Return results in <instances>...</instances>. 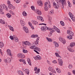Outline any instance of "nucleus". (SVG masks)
<instances>
[{
    "label": "nucleus",
    "mask_w": 75,
    "mask_h": 75,
    "mask_svg": "<svg viewBox=\"0 0 75 75\" xmlns=\"http://www.w3.org/2000/svg\"><path fill=\"white\" fill-rule=\"evenodd\" d=\"M20 22L22 26H24V25H25V22H24V21H23V20H20Z\"/></svg>",
    "instance_id": "18"
},
{
    "label": "nucleus",
    "mask_w": 75,
    "mask_h": 75,
    "mask_svg": "<svg viewBox=\"0 0 75 75\" xmlns=\"http://www.w3.org/2000/svg\"><path fill=\"white\" fill-rule=\"evenodd\" d=\"M50 13V14H53L54 13V10L52 9L49 12Z\"/></svg>",
    "instance_id": "44"
},
{
    "label": "nucleus",
    "mask_w": 75,
    "mask_h": 75,
    "mask_svg": "<svg viewBox=\"0 0 75 75\" xmlns=\"http://www.w3.org/2000/svg\"><path fill=\"white\" fill-rule=\"evenodd\" d=\"M18 57H25L24 54L22 53H19L17 54Z\"/></svg>",
    "instance_id": "22"
},
{
    "label": "nucleus",
    "mask_w": 75,
    "mask_h": 75,
    "mask_svg": "<svg viewBox=\"0 0 75 75\" xmlns=\"http://www.w3.org/2000/svg\"><path fill=\"white\" fill-rule=\"evenodd\" d=\"M41 29L42 31L43 32H44L45 31V28H44V26L42 27L41 28Z\"/></svg>",
    "instance_id": "35"
},
{
    "label": "nucleus",
    "mask_w": 75,
    "mask_h": 75,
    "mask_svg": "<svg viewBox=\"0 0 75 75\" xmlns=\"http://www.w3.org/2000/svg\"><path fill=\"white\" fill-rule=\"evenodd\" d=\"M48 20H49V21H51V20H52V18H51V17L50 16H48Z\"/></svg>",
    "instance_id": "42"
},
{
    "label": "nucleus",
    "mask_w": 75,
    "mask_h": 75,
    "mask_svg": "<svg viewBox=\"0 0 75 75\" xmlns=\"http://www.w3.org/2000/svg\"><path fill=\"white\" fill-rule=\"evenodd\" d=\"M7 58L6 59H5L4 60V61L5 63H7Z\"/></svg>",
    "instance_id": "49"
},
{
    "label": "nucleus",
    "mask_w": 75,
    "mask_h": 75,
    "mask_svg": "<svg viewBox=\"0 0 75 75\" xmlns=\"http://www.w3.org/2000/svg\"><path fill=\"white\" fill-rule=\"evenodd\" d=\"M36 44V45H37L38 44V41H37L36 40V41L35 42H34L33 44V45L31 46H34V45H35L34 44Z\"/></svg>",
    "instance_id": "28"
},
{
    "label": "nucleus",
    "mask_w": 75,
    "mask_h": 75,
    "mask_svg": "<svg viewBox=\"0 0 75 75\" xmlns=\"http://www.w3.org/2000/svg\"><path fill=\"white\" fill-rule=\"evenodd\" d=\"M67 34H69V36H67V38L69 40H71L72 39V36H74V33L72 32L71 30H68L67 32Z\"/></svg>",
    "instance_id": "2"
},
{
    "label": "nucleus",
    "mask_w": 75,
    "mask_h": 75,
    "mask_svg": "<svg viewBox=\"0 0 75 75\" xmlns=\"http://www.w3.org/2000/svg\"><path fill=\"white\" fill-rule=\"evenodd\" d=\"M44 28H45V30L46 31L47 30H49L50 28H48V27H47V26H44Z\"/></svg>",
    "instance_id": "36"
},
{
    "label": "nucleus",
    "mask_w": 75,
    "mask_h": 75,
    "mask_svg": "<svg viewBox=\"0 0 75 75\" xmlns=\"http://www.w3.org/2000/svg\"><path fill=\"white\" fill-rule=\"evenodd\" d=\"M23 7L24 8H25L27 7V5H26V4H25L23 5Z\"/></svg>",
    "instance_id": "57"
},
{
    "label": "nucleus",
    "mask_w": 75,
    "mask_h": 75,
    "mask_svg": "<svg viewBox=\"0 0 75 75\" xmlns=\"http://www.w3.org/2000/svg\"><path fill=\"white\" fill-rule=\"evenodd\" d=\"M59 1L62 3V9H64V6H67V3L66 2V1H65V0H59Z\"/></svg>",
    "instance_id": "8"
},
{
    "label": "nucleus",
    "mask_w": 75,
    "mask_h": 75,
    "mask_svg": "<svg viewBox=\"0 0 75 75\" xmlns=\"http://www.w3.org/2000/svg\"><path fill=\"white\" fill-rule=\"evenodd\" d=\"M68 6L69 7H71L72 6V5H71V3L70 2H69L68 4Z\"/></svg>",
    "instance_id": "46"
},
{
    "label": "nucleus",
    "mask_w": 75,
    "mask_h": 75,
    "mask_svg": "<svg viewBox=\"0 0 75 75\" xmlns=\"http://www.w3.org/2000/svg\"><path fill=\"white\" fill-rule=\"evenodd\" d=\"M0 23L2 24H5V21L2 19H0Z\"/></svg>",
    "instance_id": "24"
},
{
    "label": "nucleus",
    "mask_w": 75,
    "mask_h": 75,
    "mask_svg": "<svg viewBox=\"0 0 75 75\" xmlns=\"http://www.w3.org/2000/svg\"><path fill=\"white\" fill-rule=\"evenodd\" d=\"M27 61H28V63L31 66V60H30V59L29 58H28L27 59Z\"/></svg>",
    "instance_id": "20"
},
{
    "label": "nucleus",
    "mask_w": 75,
    "mask_h": 75,
    "mask_svg": "<svg viewBox=\"0 0 75 75\" xmlns=\"http://www.w3.org/2000/svg\"><path fill=\"white\" fill-rule=\"evenodd\" d=\"M69 68L70 69H71V68H72V65L71 64H70L69 65Z\"/></svg>",
    "instance_id": "47"
},
{
    "label": "nucleus",
    "mask_w": 75,
    "mask_h": 75,
    "mask_svg": "<svg viewBox=\"0 0 75 75\" xmlns=\"http://www.w3.org/2000/svg\"><path fill=\"white\" fill-rule=\"evenodd\" d=\"M71 17H72L71 18V19H72V20H73V21H75V18H74L73 17H72V16H71Z\"/></svg>",
    "instance_id": "54"
},
{
    "label": "nucleus",
    "mask_w": 75,
    "mask_h": 75,
    "mask_svg": "<svg viewBox=\"0 0 75 75\" xmlns=\"http://www.w3.org/2000/svg\"><path fill=\"white\" fill-rule=\"evenodd\" d=\"M64 39L62 38V37L59 38V40L61 42H63V40Z\"/></svg>",
    "instance_id": "37"
},
{
    "label": "nucleus",
    "mask_w": 75,
    "mask_h": 75,
    "mask_svg": "<svg viewBox=\"0 0 75 75\" xmlns=\"http://www.w3.org/2000/svg\"><path fill=\"white\" fill-rule=\"evenodd\" d=\"M0 54H1V55H3V52L1 49H0Z\"/></svg>",
    "instance_id": "55"
},
{
    "label": "nucleus",
    "mask_w": 75,
    "mask_h": 75,
    "mask_svg": "<svg viewBox=\"0 0 75 75\" xmlns=\"http://www.w3.org/2000/svg\"><path fill=\"white\" fill-rule=\"evenodd\" d=\"M48 23L49 24H52V22L51 21H49L48 22Z\"/></svg>",
    "instance_id": "56"
},
{
    "label": "nucleus",
    "mask_w": 75,
    "mask_h": 75,
    "mask_svg": "<svg viewBox=\"0 0 75 75\" xmlns=\"http://www.w3.org/2000/svg\"><path fill=\"white\" fill-rule=\"evenodd\" d=\"M4 46V43L3 42H0V48H1L3 47Z\"/></svg>",
    "instance_id": "26"
},
{
    "label": "nucleus",
    "mask_w": 75,
    "mask_h": 75,
    "mask_svg": "<svg viewBox=\"0 0 75 75\" xmlns=\"http://www.w3.org/2000/svg\"><path fill=\"white\" fill-rule=\"evenodd\" d=\"M31 37L32 38H35V35H32Z\"/></svg>",
    "instance_id": "59"
},
{
    "label": "nucleus",
    "mask_w": 75,
    "mask_h": 75,
    "mask_svg": "<svg viewBox=\"0 0 75 75\" xmlns=\"http://www.w3.org/2000/svg\"><path fill=\"white\" fill-rule=\"evenodd\" d=\"M63 42V44H65L66 43V40L64 39H63V42Z\"/></svg>",
    "instance_id": "50"
},
{
    "label": "nucleus",
    "mask_w": 75,
    "mask_h": 75,
    "mask_svg": "<svg viewBox=\"0 0 75 75\" xmlns=\"http://www.w3.org/2000/svg\"><path fill=\"white\" fill-rule=\"evenodd\" d=\"M60 24L62 26L65 25V24L64 23V22H63V21H60Z\"/></svg>",
    "instance_id": "38"
},
{
    "label": "nucleus",
    "mask_w": 75,
    "mask_h": 75,
    "mask_svg": "<svg viewBox=\"0 0 75 75\" xmlns=\"http://www.w3.org/2000/svg\"><path fill=\"white\" fill-rule=\"evenodd\" d=\"M55 54L56 55V57H60V56H59V55L58 54V53H55Z\"/></svg>",
    "instance_id": "48"
},
{
    "label": "nucleus",
    "mask_w": 75,
    "mask_h": 75,
    "mask_svg": "<svg viewBox=\"0 0 75 75\" xmlns=\"http://www.w3.org/2000/svg\"><path fill=\"white\" fill-rule=\"evenodd\" d=\"M7 4L8 6V5H10V4H11V2H10V1L9 0L7 1Z\"/></svg>",
    "instance_id": "41"
},
{
    "label": "nucleus",
    "mask_w": 75,
    "mask_h": 75,
    "mask_svg": "<svg viewBox=\"0 0 75 75\" xmlns=\"http://www.w3.org/2000/svg\"><path fill=\"white\" fill-rule=\"evenodd\" d=\"M72 72L73 73V74H74V75H75V70H73L72 71Z\"/></svg>",
    "instance_id": "63"
},
{
    "label": "nucleus",
    "mask_w": 75,
    "mask_h": 75,
    "mask_svg": "<svg viewBox=\"0 0 75 75\" xmlns=\"http://www.w3.org/2000/svg\"><path fill=\"white\" fill-rule=\"evenodd\" d=\"M27 45H28V46H30V45H31V43H30V42H28V44Z\"/></svg>",
    "instance_id": "62"
},
{
    "label": "nucleus",
    "mask_w": 75,
    "mask_h": 75,
    "mask_svg": "<svg viewBox=\"0 0 75 75\" xmlns=\"http://www.w3.org/2000/svg\"><path fill=\"white\" fill-rule=\"evenodd\" d=\"M47 40H48V42H52V40H51V38H49L48 37H46Z\"/></svg>",
    "instance_id": "29"
},
{
    "label": "nucleus",
    "mask_w": 75,
    "mask_h": 75,
    "mask_svg": "<svg viewBox=\"0 0 75 75\" xmlns=\"http://www.w3.org/2000/svg\"><path fill=\"white\" fill-rule=\"evenodd\" d=\"M28 23V24H29V25H30V26H31V25H32V24H31V23H30V22H29Z\"/></svg>",
    "instance_id": "60"
},
{
    "label": "nucleus",
    "mask_w": 75,
    "mask_h": 75,
    "mask_svg": "<svg viewBox=\"0 0 75 75\" xmlns=\"http://www.w3.org/2000/svg\"><path fill=\"white\" fill-rule=\"evenodd\" d=\"M8 7L9 9H11V10H14L16 8L14 6H13V5H12L11 4H10V5H8Z\"/></svg>",
    "instance_id": "11"
},
{
    "label": "nucleus",
    "mask_w": 75,
    "mask_h": 75,
    "mask_svg": "<svg viewBox=\"0 0 75 75\" xmlns=\"http://www.w3.org/2000/svg\"><path fill=\"white\" fill-rule=\"evenodd\" d=\"M56 31H57V32L58 33H60V30L59 29H56Z\"/></svg>",
    "instance_id": "45"
},
{
    "label": "nucleus",
    "mask_w": 75,
    "mask_h": 75,
    "mask_svg": "<svg viewBox=\"0 0 75 75\" xmlns=\"http://www.w3.org/2000/svg\"><path fill=\"white\" fill-rule=\"evenodd\" d=\"M9 28L12 31H14V28L11 26H8Z\"/></svg>",
    "instance_id": "27"
},
{
    "label": "nucleus",
    "mask_w": 75,
    "mask_h": 75,
    "mask_svg": "<svg viewBox=\"0 0 75 75\" xmlns=\"http://www.w3.org/2000/svg\"><path fill=\"white\" fill-rule=\"evenodd\" d=\"M0 14H4V12H2V11H0Z\"/></svg>",
    "instance_id": "58"
},
{
    "label": "nucleus",
    "mask_w": 75,
    "mask_h": 75,
    "mask_svg": "<svg viewBox=\"0 0 75 75\" xmlns=\"http://www.w3.org/2000/svg\"><path fill=\"white\" fill-rule=\"evenodd\" d=\"M33 58L35 60H38L41 59V57H33Z\"/></svg>",
    "instance_id": "16"
},
{
    "label": "nucleus",
    "mask_w": 75,
    "mask_h": 75,
    "mask_svg": "<svg viewBox=\"0 0 75 75\" xmlns=\"http://www.w3.org/2000/svg\"><path fill=\"white\" fill-rule=\"evenodd\" d=\"M22 14L23 16H25V17L27 16V13H26V12L25 11H23V12Z\"/></svg>",
    "instance_id": "33"
},
{
    "label": "nucleus",
    "mask_w": 75,
    "mask_h": 75,
    "mask_svg": "<svg viewBox=\"0 0 75 75\" xmlns=\"http://www.w3.org/2000/svg\"><path fill=\"white\" fill-rule=\"evenodd\" d=\"M4 5L1 4L0 5V11H1L4 9Z\"/></svg>",
    "instance_id": "13"
},
{
    "label": "nucleus",
    "mask_w": 75,
    "mask_h": 75,
    "mask_svg": "<svg viewBox=\"0 0 75 75\" xmlns=\"http://www.w3.org/2000/svg\"><path fill=\"white\" fill-rule=\"evenodd\" d=\"M52 62L53 63H54V64H57V61H55V60H54L53 62Z\"/></svg>",
    "instance_id": "61"
},
{
    "label": "nucleus",
    "mask_w": 75,
    "mask_h": 75,
    "mask_svg": "<svg viewBox=\"0 0 75 75\" xmlns=\"http://www.w3.org/2000/svg\"><path fill=\"white\" fill-rule=\"evenodd\" d=\"M33 24H34L35 25H37V24H38V22L35 21H33Z\"/></svg>",
    "instance_id": "31"
},
{
    "label": "nucleus",
    "mask_w": 75,
    "mask_h": 75,
    "mask_svg": "<svg viewBox=\"0 0 75 75\" xmlns=\"http://www.w3.org/2000/svg\"><path fill=\"white\" fill-rule=\"evenodd\" d=\"M22 62H23V64H25H25H26V62H25V60L23 59Z\"/></svg>",
    "instance_id": "52"
},
{
    "label": "nucleus",
    "mask_w": 75,
    "mask_h": 75,
    "mask_svg": "<svg viewBox=\"0 0 75 75\" xmlns=\"http://www.w3.org/2000/svg\"><path fill=\"white\" fill-rule=\"evenodd\" d=\"M51 4L50 1H48V2H45V11H47L48 10V6H49V7L50 8L51 7Z\"/></svg>",
    "instance_id": "4"
},
{
    "label": "nucleus",
    "mask_w": 75,
    "mask_h": 75,
    "mask_svg": "<svg viewBox=\"0 0 75 75\" xmlns=\"http://www.w3.org/2000/svg\"><path fill=\"white\" fill-rule=\"evenodd\" d=\"M56 29H57V27L55 26H53V28L50 29V30L51 31L50 33V36H51L52 35V33H54L55 31H56Z\"/></svg>",
    "instance_id": "7"
},
{
    "label": "nucleus",
    "mask_w": 75,
    "mask_h": 75,
    "mask_svg": "<svg viewBox=\"0 0 75 75\" xmlns=\"http://www.w3.org/2000/svg\"><path fill=\"white\" fill-rule=\"evenodd\" d=\"M48 69L49 71H51V72H53L55 74L56 73V72L55 71V69L51 67H49L48 68Z\"/></svg>",
    "instance_id": "12"
},
{
    "label": "nucleus",
    "mask_w": 75,
    "mask_h": 75,
    "mask_svg": "<svg viewBox=\"0 0 75 75\" xmlns=\"http://www.w3.org/2000/svg\"><path fill=\"white\" fill-rule=\"evenodd\" d=\"M58 62L60 66H62L63 65V61L61 59H58Z\"/></svg>",
    "instance_id": "10"
},
{
    "label": "nucleus",
    "mask_w": 75,
    "mask_h": 75,
    "mask_svg": "<svg viewBox=\"0 0 75 75\" xmlns=\"http://www.w3.org/2000/svg\"><path fill=\"white\" fill-rule=\"evenodd\" d=\"M25 72L26 74H27V75H28L29 74V73L30 72V71L29 70H28V69H26L25 70Z\"/></svg>",
    "instance_id": "25"
},
{
    "label": "nucleus",
    "mask_w": 75,
    "mask_h": 75,
    "mask_svg": "<svg viewBox=\"0 0 75 75\" xmlns=\"http://www.w3.org/2000/svg\"><path fill=\"white\" fill-rule=\"evenodd\" d=\"M74 46H75V42H72L70 44V45H69L68 48V50L70 52H74L75 51L74 50H72L71 48L74 47Z\"/></svg>",
    "instance_id": "3"
},
{
    "label": "nucleus",
    "mask_w": 75,
    "mask_h": 75,
    "mask_svg": "<svg viewBox=\"0 0 75 75\" xmlns=\"http://www.w3.org/2000/svg\"><path fill=\"white\" fill-rule=\"evenodd\" d=\"M73 4H75V0H73Z\"/></svg>",
    "instance_id": "64"
},
{
    "label": "nucleus",
    "mask_w": 75,
    "mask_h": 75,
    "mask_svg": "<svg viewBox=\"0 0 75 75\" xmlns=\"http://www.w3.org/2000/svg\"><path fill=\"white\" fill-rule=\"evenodd\" d=\"M35 11H36V13L38 14V15H41V14H42V13H41V11H40V10L36 9Z\"/></svg>",
    "instance_id": "17"
},
{
    "label": "nucleus",
    "mask_w": 75,
    "mask_h": 75,
    "mask_svg": "<svg viewBox=\"0 0 75 75\" xmlns=\"http://www.w3.org/2000/svg\"><path fill=\"white\" fill-rule=\"evenodd\" d=\"M34 46H31L30 47V48L31 49H34V51H35V52L37 54H40L38 52H40L41 51V49L40 48L37 47H36L35 46V45H33Z\"/></svg>",
    "instance_id": "1"
},
{
    "label": "nucleus",
    "mask_w": 75,
    "mask_h": 75,
    "mask_svg": "<svg viewBox=\"0 0 75 75\" xmlns=\"http://www.w3.org/2000/svg\"><path fill=\"white\" fill-rule=\"evenodd\" d=\"M31 9L33 10L34 11V10H35V7H34V6H31Z\"/></svg>",
    "instance_id": "43"
},
{
    "label": "nucleus",
    "mask_w": 75,
    "mask_h": 75,
    "mask_svg": "<svg viewBox=\"0 0 75 75\" xmlns=\"http://www.w3.org/2000/svg\"><path fill=\"white\" fill-rule=\"evenodd\" d=\"M23 52H24V53H27L28 52V51L25 49H23Z\"/></svg>",
    "instance_id": "40"
},
{
    "label": "nucleus",
    "mask_w": 75,
    "mask_h": 75,
    "mask_svg": "<svg viewBox=\"0 0 75 75\" xmlns=\"http://www.w3.org/2000/svg\"><path fill=\"white\" fill-rule=\"evenodd\" d=\"M4 8L6 10H8V7L4 6Z\"/></svg>",
    "instance_id": "51"
},
{
    "label": "nucleus",
    "mask_w": 75,
    "mask_h": 75,
    "mask_svg": "<svg viewBox=\"0 0 75 75\" xmlns=\"http://www.w3.org/2000/svg\"><path fill=\"white\" fill-rule=\"evenodd\" d=\"M23 29L24 30L25 32L26 33H29L28 29L27 28L26 26H24L23 27Z\"/></svg>",
    "instance_id": "14"
},
{
    "label": "nucleus",
    "mask_w": 75,
    "mask_h": 75,
    "mask_svg": "<svg viewBox=\"0 0 75 75\" xmlns=\"http://www.w3.org/2000/svg\"><path fill=\"white\" fill-rule=\"evenodd\" d=\"M54 44L55 45L56 47H58L59 45L58 44V43L57 42H54Z\"/></svg>",
    "instance_id": "30"
},
{
    "label": "nucleus",
    "mask_w": 75,
    "mask_h": 75,
    "mask_svg": "<svg viewBox=\"0 0 75 75\" xmlns=\"http://www.w3.org/2000/svg\"><path fill=\"white\" fill-rule=\"evenodd\" d=\"M6 15L8 18H10L11 17V15L9 13H7Z\"/></svg>",
    "instance_id": "32"
},
{
    "label": "nucleus",
    "mask_w": 75,
    "mask_h": 75,
    "mask_svg": "<svg viewBox=\"0 0 75 75\" xmlns=\"http://www.w3.org/2000/svg\"><path fill=\"white\" fill-rule=\"evenodd\" d=\"M6 52L7 54H8L9 56H10V57L13 56V54H11V51L9 49L7 50Z\"/></svg>",
    "instance_id": "9"
},
{
    "label": "nucleus",
    "mask_w": 75,
    "mask_h": 75,
    "mask_svg": "<svg viewBox=\"0 0 75 75\" xmlns=\"http://www.w3.org/2000/svg\"><path fill=\"white\" fill-rule=\"evenodd\" d=\"M9 38L11 40H14L15 42H18V39L15 35H13V36H10Z\"/></svg>",
    "instance_id": "6"
},
{
    "label": "nucleus",
    "mask_w": 75,
    "mask_h": 75,
    "mask_svg": "<svg viewBox=\"0 0 75 75\" xmlns=\"http://www.w3.org/2000/svg\"><path fill=\"white\" fill-rule=\"evenodd\" d=\"M18 73L19 75H24V74H23V73L21 71L18 70Z\"/></svg>",
    "instance_id": "23"
},
{
    "label": "nucleus",
    "mask_w": 75,
    "mask_h": 75,
    "mask_svg": "<svg viewBox=\"0 0 75 75\" xmlns=\"http://www.w3.org/2000/svg\"><path fill=\"white\" fill-rule=\"evenodd\" d=\"M12 59V57H11V58L8 57L7 58V63H10L11 62V60Z\"/></svg>",
    "instance_id": "21"
},
{
    "label": "nucleus",
    "mask_w": 75,
    "mask_h": 75,
    "mask_svg": "<svg viewBox=\"0 0 75 75\" xmlns=\"http://www.w3.org/2000/svg\"><path fill=\"white\" fill-rule=\"evenodd\" d=\"M38 3L39 6H40V7H42V2L41 1H38Z\"/></svg>",
    "instance_id": "19"
},
{
    "label": "nucleus",
    "mask_w": 75,
    "mask_h": 75,
    "mask_svg": "<svg viewBox=\"0 0 75 75\" xmlns=\"http://www.w3.org/2000/svg\"><path fill=\"white\" fill-rule=\"evenodd\" d=\"M38 20H41V21H44V19L43 18H42V16H39L37 17Z\"/></svg>",
    "instance_id": "15"
},
{
    "label": "nucleus",
    "mask_w": 75,
    "mask_h": 75,
    "mask_svg": "<svg viewBox=\"0 0 75 75\" xmlns=\"http://www.w3.org/2000/svg\"><path fill=\"white\" fill-rule=\"evenodd\" d=\"M58 5L55 3V2H54L53 3V6L54 8H55L56 9L59 8V7H60L61 6V5L60 4V2H57Z\"/></svg>",
    "instance_id": "5"
},
{
    "label": "nucleus",
    "mask_w": 75,
    "mask_h": 75,
    "mask_svg": "<svg viewBox=\"0 0 75 75\" xmlns=\"http://www.w3.org/2000/svg\"><path fill=\"white\" fill-rule=\"evenodd\" d=\"M40 69L39 68L37 70V71H35V74H38V73H39V72H40Z\"/></svg>",
    "instance_id": "39"
},
{
    "label": "nucleus",
    "mask_w": 75,
    "mask_h": 75,
    "mask_svg": "<svg viewBox=\"0 0 75 75\" xmlns=\"http://www.w3.org/2000/svg\"><path fill=\"white\" fill-rule=\"evenodd\" d=\"M56 69L57 70V71L58 73H60L61 71V70L59 69L58 68H56Z\"/></svg>",
    "instance_id": "34"
},
{
    "label": "nucleus",
    "mask_w": 75,
    "mask_h": 75,
    "mask_svg": "<svg viewBox=\"0 0 75 75\" xmlns=\"http://www.w3.org/2000/svg\"><path fill=\"white\" fill-rule=\"evenodd\" d=\"M21 1V0H17L16 1V3H20Z\"/></svg>",
    "instance_id": "53"
}]
</instances>
